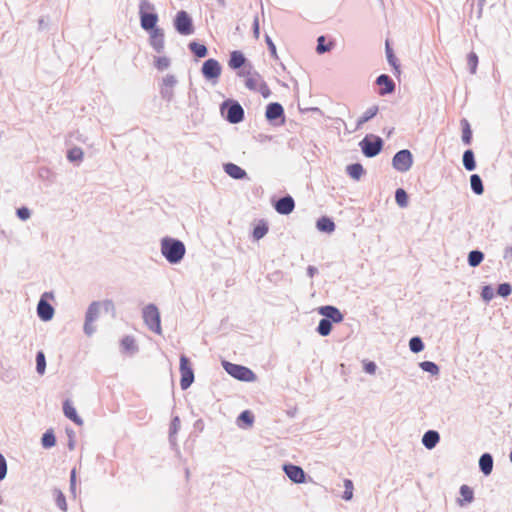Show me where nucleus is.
Listing matches in <instances>:
<instances>
[{"label":"nucleus","mask_w":512,"mask_h":512,"mask_svg":"<svg viewBox=\"0 0 512 512\" xmlns=\"http://www.w3.org/2000/svg\"><path fill=\"white\" fill-rule=\"evenodd\" d=\"M239 76L244 78L245 86L249 90L259 92L264 97L270 95V90L262 76L254 70L251 64H247V66L242 68L239 72Z\"/></svg>","instance_id":"f257e3e1"},{"label":"nucleus","mask_w":512,"mask_h":512,"mask_svg":"<svg viewBox=\"0 0 512 512\" xmlns=\"http://www.w3.org/2000/svg\"><path fill=\"white\" fill-rule=\"evenodd\" d=\"M185 252V245L180 240L170 237H165L161 240V253L169 263L175 264L180 262Z\"/></svg>","instance_id":"f03ea898"},{"label":"nucleus","mask_w":512,"mask_h":512,"mask_svg":"<svg viewBox=\"0 0 512 512\" xmlns=\"http://www.w3.org/2000/svg\"><path fill=\"white\" fill-rule=\"evenodd\" d=\"M100 307H103L105 309L106 312H113L114 313V304L112 301L110 300H106L102 303H99V302H94L92 303L89 308H88V311H87V314H86V322H85V325H84V329H85V332L90 335L94 332V327L92 326L93 322L95 321V319L97 318L98 316V312H99V308Z\"/></svg>","instance_id":"7ed1b4c3"},{"label":"nucleus","mask_w":512,"mask_h":512,"mask_svg":"<svg viewBox=\"0 0 512 512\" xmlns=\"http://www.w3.org/2000/svg\"><path fill=\"white\" fill-rule=\"evenodd\" d=\"M154 9V6L147 0H142L139 6V14L141 27L144 30L152 31L156 29V24L158 22V16L155 13L149 12Z\"/></svg>","instance_id":"20e7f679"},{"label":"nucleus","mask_w":512,"mask_h":512,"mask_svg":"<svg viewBox=\"0 0 512 512\" xmlns=\"http://www.w3.org/2000/svg\"><path fill=\"white\" fill-rule=\"evenodd\" d=\"M143 319L151 331L161 334L160 314L156 306H146L143 310Z\"/></svg>","instance_id":"39448f33"},{"label":"nucleus","mask_w":512,"mask_h":512,"mask_svg":"<svg viewBox=\"0 0 512 512\" xmlns=\"http://www.w3.org/2000/svg\"><path fill=\"white\" fill-rule=\"evenodd\" d=\"M224 368L229 375L238 380L247 382L255 380V374L245 366L225 362Z\"/></svg>","instance_id":"423d86ee"},{"label":"nucleus","mask_w":512,"mask_h":512,"mask_svg":"<svg viewBox=\"0 0 512 512\" xmlns=\"http://www.w3.org/2000/svg\"><path fill=\"white\" fill-rule=\"evenodd\" d=\"M179 370L181 374L180 386L183 390H186L194 381V372L190 360L185 355L180 357Z\"/></svg>","instance_id":"0eeeda50"},{"label":"nucleus","mask_w":512,"mask_h":512,"mask_svg":"<svg viewBox=\"0 0 512 512\" xmlns=\"http://www.w3.org/2000/svg\"><path fill=\"white\" fill-rule=\"evenodd\" d=\"M392 163L396 170L400 172L408 171L413 163L411 152L406 149L397 152L393 157Z\"/></svg>","instance_id":"6e6552de"},{"label":"nucleus","mask_w":512,"mask_h":512,"mask_svg":"<svg viewBox=\"0 0 512 512\" xmlns=\"http://www.w3.org/2000/svg\"><path fill=\"white\" fill-rule=\"evenodd\" d=\"M174 25L176 30L182 35H190L194 31L192 20L186 11H179L177 13Z\"/></svg>","instance_id":"1a4fd4ad"},{"label":"nucleus","mask_w":512,"mask_h":512,"mask_svg":"<svg viewBox=\"0 0 512 512\" xmlns=\"http://www.w3.org/2000/svg\"><path fill=\"white\" fill-rule=\"evenodd\" d=\"M360 146L362 148V152L367 157L376 156L382 149V140L379 137H376L374 140L365 137L361 142Z\"/></svg>","instance_id":"9d476101"},{"label":"nucleus","mask_w":512,"mask_h":512,"mask_svg":"<svg viewBox=\"0 0 512 512\" xmlns=\"http://www.w3.org/2000/svg\"><path fill=\"white\" fill-rule=\"evenodd\" d=\"M221 71V65L215 59L211 58L203 63L202 74L208 80L219 78V76L221 75Z\"/></svg>","instance_id":"9b49d317"},{"label":"nucleus","mask_w":512,"mask_h":512,"mask_svg":"<svg viewBox=\"0 0 512 512\" xmlns=\"http://www.w3.org/2000/svg\"><path fill=\"white\" fill-rule=\"evenodd\" d=\"M318 311L325 317L324 319H328L334 323H340L343 320V314L334 306H323L320 307Z\"/></svg>","instance_id":"f8f14e48"},{"label":"nucleus","mask_w":512,"mask_h":512,"mask_svg":"<svg viewBox=\"0 0 512 512\" xmlns=\"http://www.w3.org/2000/svg\"><path fill=\"white\" fill-rule=\"evenodd\" d=\"M284 471L286 475L295 483L305 482V473L299 466L288 464L284 465Z\"/></svg>","instance_id":"ddd939ff"},{"label":"nucleus","mask_w":512,"mask_h":512,"mask_svg":"<svg viewBox=\"0 0 512 512\" xmlns=\"http://www.w3.org/2000/svg\"><path fill=\"white\" fill-rule=\"evenodd\" d=\"M376 84L379 86V94L382 96L390 94L395 90L394 82L385 74H382L377 78Z\"/></svg>","instance_id":"4468645a"},{"label":"nucleus","mask_w":512,"mask_h":512,"mask_svg":"<svg viewBox=\"0 0 512 512\" xmlns=\"http://www.w3.org/2000/svg\"><path fill=\"white\" fill-rule=\"evenodd\" d=\"M150 45L157 51L161 52L164 48V32L160 28L150 31Z\"/></svg>","instance_id":"2eb2a0df"},{"label":"nucleus","mask_w":512,"mask_h":512,"mask_svg":"<svg viewBox=\"0 0 512 512\" xmlns=\"http://www.w3.org/2000/svg\"><path fill=\"white\" fill-rule=\"evenodd\" d=\"M244 110L240 104L234 103L227 110V120L230 123L236 124L243 120Z\"/></svg>","instance_id":"dca6fc26"},{"label":"nucleus","mask_w":512,"mask_h":512,"mask_svg":"<svg viewBox=\"0 0 512 512\" xmlns=\"http://www.w3.org/2000/svg\"><path fill=\"white\" fill-rule=\"evenodd\" d=\"M37 313L43 321H49L54 315V309L44 298H41L37 305Z\"/></svg>","instance_id":"f3484780"},{"label":"nucleus","mask_w":512,"mask_h":512,"mask_svg":"<svg viewBox=\"0 0 512 512\" xmlns=\"http://www.w3.org/2000/svg\"><path fill=\"white\" fill-rule=\"evenodd\" d=\"M63 412H64V415L70 419L71 421H73L76 425L78 426H82L83 425V420L82 418L77 414V411H76V408L74 407V405L72 404L71 401L69 400H66L64 403H63Z\"/></svg>","instance_id":"a211bd4d"},{"label":"nucleus","mask_w":512,"mask_h":512,"mask_svg":"<svg viewBox=\"0 0 512 512\" xmlns=\"http://www.w3.org/2000/svg\"><path fill=\"white\" fill-rule=\"evenodd\" d=\"M295 203L292 197L286 196L277 201L275 209L280 214H289L293 211Z\"/></svg>","instance_id":"6ab92c4d"},{"label":"nucleus","mask_w":512,"mask_h":512,"mask_svg":"<svg viewBox=\"0 0 512 512\" xmlns=\"http://www.w3.org/2000/svg\"><path fill=\"white\" fill-rule=\"evenodd\" d=\"M228 65L231 69H239L241 67H245L246 65V58L240 51H233L230 54V59L228 62Z\"/></svg>","instance_id":"aec40b11"},{"label":"nucleus","mask_w":512,"mask_h":512,"mask_svg":"<svg viewBox=\"0 0 512 512\" xmlns=\"http://www.w3.org/2000/svg\"><path fill=\"white\" fill-rule=\"evenodd\" d=\"M224 170L234 179H243L246 176L245 170L233 163L225 164Z\"/></svg>","instance_id":"412c9836"},{"label":"nucleus","mask_w":512,"mask_h":512,"mask_svg":"<svg viewBox=\"0 0 512 512\" xmlns=\"http://www.w3.org/2000/svg\"><path fill=\"white\" fill-rule=\"evenodd\" d=\"M284 113L283 107L279 103H271L267 106L266 117L269 120L280 118Z\"/></svg>","instance_id":"4be33fe9"},{"label":"nucleus","mask_w":512,"mask_h":512,"mask_svg":"<svg viewBox=\"0 0 512 512\" xmlns=\"http://www.w3.org/2000/svg\"><path fill=\"white\" fill-rule=\"evenodd\" d=\"M424 446L428 449H432L439 442V434L436 431H427L422 439Z\"/></svg>","instance_id":"5701e85b"},{"label":"nucleus","mask_w":512,"mask_h":512,"mask_svg":"<svg viewBox=\"0 0 512 512\" xmlns=\"http://www.w3.org/2000/svg\"><path fill=\"white\" fill-rule=\"evenodd\" d=\"M479 466L481 468V471L485 474V475H489L492 471V468H493V459H492V456L490 454H483L481 457H480V460H479Z\"/></svg>","instance_id":"b1692460"},{"label":"nucleus","mask_w":512,"mask_h":512,"mask_svg":"<svg viewBox=\"0 0 512 512\" xmlns=\"http://www.w3.org/2000/svg\"><path fill=\"white\" fill-rule=\"evenodd\" d=\"M316 225H317L318 230H320L322 232L331 233L335 229L334 222L330 218L325 217V216L318 219Z\"/></svg>","instance_id":"393cba45"},{"label":"nucleus","mask_w":512,"mask_h":512,"mask_svg":"<svg viewBox=\"0 0 512 512\" xmlns=\"http://www.w3.org/2000/svg\"><path fill=\"white\" fill-rule=\"evenodd\" d=\"M385 46H386L385 48H386L387 60H388L389 64L393 67L395 74H399L400 73V65L398 63V59L394 55V53L389 45L388 40L386 41Z\"/></svg>","instance_id":"a878e982"},{"label":"nucleus","mask_w":512,"mask_h":512,"mask_svg":"<svg viewBox=\"0 0 512 512\" xmlns=\"http://www.w3.org/2000/svg\"><path fill=\"white\" fill-rule=\"evenodd\" d=\"M379 111V108L377 105H373L371 106L370 108H368L364 113L363 115L358 119L357 121V127H360L362 126L364 123H366L367 121H369L370 119H372L373 117H375L377 115Z\"/></svg>","instance_id":"bb28decb"},{"label":"nucleus","mask_w":512,"mask_h":512,"mask_svg":"<svg viewBox=\"0 0 512 512\" xmlns=\"http://www.w3.org/2000/svg\"><path fill=\"white\" fill-rule=\"evenodd\" d=\"M347 173L355 180H359L364 173V169L361 164L355 163L347 167Z\"/></svg>","instance_id":"cd10ccee"},{"label":"nucleus","mask_w":512,"mask_h":512,"mask_svg":"<svg viewBox=\"0 0 512 512\" xmlns=\"http://www.w3.org/2000/svg\"><path fill=\"white\" fill-rule=\"evenodd\" d=\"M460 495L462 497V499H460L461 505H463L464 503H470L473 501V498H474L473 490L467 485L461 486Z\"/></svg>","instance_id":"c85d7f7f"},{"label":"nucleus","mask_w":512,"mask_h":512,"mask_svg":"<svg viewBox=\"0 0 512 512\" xmlns=\"http://www.w3.org/2000/svg\"><path fill=\"white\" fill-rule=\"evenodd\" d=\"M463 165L468 171L475 169L476 164L474 160V154L472 150H466L463 154Z\"/></svg>","instance_id":"c756f323"},{"label":"nucleus","mask_w":512,"mask_h":512,"mask_svg":"<svg viewBox=\"0 0 512 512\" xmlns=\"http://www.w3.org/2000/svg\"><path fill=\"white\" fill-rule=\"evenodd\" d=\"M268 232V226L265 221H260L253 230V237L255 240L263 238Z\"/></svg>","instance_id":"7c9ffc66"},{"label":"nucleus","mask_w":512,"mask_h":512,"mask_svg":"<svg viewBox=\"0 0 512 512\" xmlns=\"http://www.w3.org/2000/svg\"><path fill=\"white\" fill-rule=\"evenodd\" d=\"M462 126V140L465 144L469 145L472 140V131L470 125L466 119L461 121Z\"/></svg>","instance_id":"2f4dec72"},{"label":"nucleus","mask_w":512,"mask_h":512,"mask_svg":"<svg viewBox=\"0 0 512 512\" xmlns=\"http://www.w3.org/2000/svg\"><path fill=\"white\" fill-rule=\"evenodd\" d=\"M470 184H471L472 190L476 194L481 195L483 193L484 188H483L482 180L479 177V175H477V174L471 175V177H470Z\"/></svg>","instance_id":"473e14b6"},{"label":"nucleus","mask_w":512,"mask_h":512,"mask_svg":"<svg viewBox=\"0 0 512 512\" xmlns=\"http://www.w3.org/2000/svg\"><path fill=\"white\" fill-rule=\"evenodd\" d=\"M189 49L198 57L203 58L207 55V48L203 44H199L197 42H191L189 44Z\"/></svg>","instance_id":"72a5a7b5"},{"label":"nucleus","mask_w":512,"mask_h":512,"mask_svg":"<svg viewBox=\"0 0 512 512\" xmlns=\"http://www.w3.org/2000/svg\"><path fill=\"white\" fill-rule=\"evenodd\" d=\"M241 423L244 424V427H251L254 423L253 414L248 410L243 411L238 417V424L240 426H241Z\"/></svg>","instance_id":"f704fd0d"},{"label":"nucleus","mask_w":512,"mask_h":512,"mask_svg":"<svg viewBox=\"0 0 512 512\" xmlns=\"http://www.w3.org/2000/svg\"><path fill=\"white\" fill-rule=\"evenodd\" d=\"M332 330V324H331V321L328 320V319H321L320 322H319V325L317 327V332L321 335V336H327L330 334Z\"/></svg>","instance_id":"c9c22d12"},{"label":"nucleus","mask_w":512,"mask_h":512,"mask_svg":"<svg viewBox=\"0 0 512 512\" xmlns=\"http://www.w3.org/2000/svg\"><path fill=\"white\" fill-rule=\"evenodd\" d=\"M484 255L480 251H471L468 256V263L472 267L478 266L483 261Z\"/></svg>","instance_id":"e433bc0d"},{"label":"nucleus","mask_w":512,"mask_h":512,"mask_svg":"<svg viewBox=\"0 0 512 512\" xmlns=\"http://www.w3.org/2000/svg\"><path fill=\"white\" fill-rule=\"evenodd\" d=\"M325 41L326 39L324 36H320L317 39L318 44L316 50L319 54H323L325 52L330 51L334 45L332 41H330L328 44H325Z\"/></svg>","instance_id":"4c0bfd02"},{"label":"nucleus","mask_w":512,"mask_h":512,"mask_svg":"<svg viewBox=\"0 0 512 512\" xmlns=\"http://www.w3.org/2000/svg\"><path fill=\"white\" fill-rule=\"evenodd\" d=\"M395 200L400 207H406L408 205V195L402 188L396 190Z\"/></svg>","instance_id":"58836bf2"},{"label":"nucleus","mask_w":512,"mask_h":512,"mask_svg":"<svg viewBox=\"0 0 512 512\" xmlns=\"http://www.w3.org/2000/svg\"><path fill=\"white\" fill-rule=\"evenodd\" d=\"M46 368V360L43 352H38L36 356V369L39 374H44Z\"/></svg>","instance_id":"ea45409f"},{"label":"nucleus","mask_w":512,"mask_h":512,"mask_svg":"<svg viewBox=\"0 0 512 512\" xmlns=\"http://www.w3.org/2000/svg\"><path fill=\"white\" fill-rule=\"evenodd\" d=\"M56 444V438L52 431H47L42 437V445L45 448L53 447Z\"/></svg>","instance_id":"a19ab883"},{"label":"nucleus","mask_w":512,"mask_h":512,"mask_svg":"<svg viewBox=\"0 0 512 512\" xmlns=\"http://www.w3.org/2000/svg\"><path fill=\"white\" fill-rule=\"evenodd\" d=\"M344 488H345V490L343 493V499L346 501H349L353 497V490H354L353 482L350 479H345L344 480Z\"/></svg>","instance_id":"79ce46f5"},{"label":"nucleus","mask_w":512,"mask_h":512,"mask_svg":"<svg viewBox=\"0 0 512 512\" xmlns=\"http://www.w3.org/2000/svg\"><path fill=\"white\" fill-rule=\"evenodd\" d=\"M54 495H55V501H56L57 506L61 510L66 511L67 503H66V498H65L64 494L59 490H55Z\"/></svg>","instance_id":"37998d69"},{"label":"nucleus","mask_w":512,"mask_h":512,"mask_svg":"<svg viewBox=\"0 0 512 512\" xmlns=\"http://www.w3.org/2000/svg\"><path fill=\"white\" fill-rule=\"evenodd\" d=\"M409 346L414 353H418L424 348L423 342L419 337H413L409 342Z\"/></svg>","instance_id":"c03bdc74"},{"label":"nucleus","mask_w":512,"mask_h":512,"mask_svg":"<svg viewBox=\"0 0 512 512\" xmlns=\"http://www.w3.org/2000/svg\"><path fill=\"white\" fill-rule=\"evenodd\" d=\"M420 367L424 371L429 372V373H431L433 375H435V374H437L439 372L438 366L434 362H431V361L421 362L420 363Z\"/></svg>","instance_id":"a18cd8bd"},{"label":"nucleus","mask_w":512,"mask_h":512,"mask_svg":"<svg viewBox=\"0 0 512 512\" xmlns=\"http://www.w3.org/2000/svg\"><path fill=\"white\" fill-rule=\"evenodd\" d=\"M467 63L470 68L471 73H475L478 66V57L474 52H471L467 56Z\"/></svg>","instance_id":"49530a36"},{"label":"nucleus","mask_w":512,"mask_h":512,"mask_svg":"<svg viewBox=\"0 0 512 512\" xmlns=\"http://www.w3.org/2000/svg\"><path fill=\"white\" fill-rule=\"evenodd\" d=\"M67 157L70 161H79L83 158V151L80 148H73L68 151Z\"/></svg>","instance_id":"de8ad7c7"},{"label":"nucleus","mask_w":512,"mask_h":512,"mask_svg":"<svg viewBox=\"0 0 512 512\" xmlns=\"http://www.w3.org/2000/svg\"><path fill=\"white\" fill-rule=\"evenodd\" d=\"M511 286L508 283H503L498 286L497 293L502 297H507L511 294Z\"/></svg>","instance_id":"09e8293b"},{"label":"nucleus","mask_w":512,"mask_h":512,"mask_svg":"<svg viewBox=\"0 0 512 512\" xmlns=\"http://www.w3.org/2000/svg\"><path fill=\"white\" fill-rule=\"evenodd\" d=\"M121 344H122L123 348L127 351L134 350V348H135V341L130 336H126L125 338H123Z\"/></svg>","instance_id":"8fccbe9b"},{"label":"nucleus","mask_w":512,"mask_h":512,"mask_svg":"<svg viewBox=\"0 0 512 512\" xmlns=\"http://www.w3.org/2000/svg\"><path fill=\"white\" fill-rule=\"evenodd\" d=\"M169 59L166 57H159L156 59L155 66L158 70H164L169 66Z\"/></svg>","instance_id":"3c124183"},{"label":"nucleus","mask_w":512,"mask_h":512,"mask_svg":"<svg viewBox=\"0 0 512 512\" xmlns=\"http://www.w3.org/2000/svg\"><path fill=\"white\" fill-rule=\"evenodd\" d=\"M7 474V463L4 456L0 453V481L5 478Z\"/></svg>","instance_id":"603ef678"},{"label":"nucleus","mask_w":512,"mask_h":512,"mask_svg":"<svg viewBox=\"0 0 512 512\" xmlns=\"http://www.w3.org/2000/svg\"><path fill=\"white\" fill-rule=\"evenodd\" d=\"M17 215L21 220H27L30 217V211L28 208L22 207L17 210Z\"/></svg>","instance_id":"864d4df0"},{"label":"nucleus","mask_w":512,"mask_h":512,"mask_svg":"<svg viewBox=\"0 0 512 512\" xmlns=\"http://www.w3.org/2000/svg\"><path fill=\"white\" fill-rule=\"evenodd\" d=\"M364 370L369 374H374L376 372V364L372 361H365Z\"/></svg>","instance_id":"5fc2aeb1"},{"label":"nucleus","mask_w":512,"mask_h":512,"mask_svg":"<svg viewBox=\"0 0 512 512\" xmlns=\"http://www.w3.org/2000/svg\"><path fill=\"white\" fill-rule=\"evenodd\" d=\"M482 297H483L485 300H490V299H492V297H493V290H492L489 286H485V287L482 289Z\"/></svg>","instance_id":"6e6d98bb"},{"label":"nucleus","mask_w":512,"mask_h":512,"mask_svg":"<svg viewBox=\"0 0 512 512\" xmlns=\"http://www.w3.org/2000/svg\"><path fill=\"white\" fill-rule=\"evenodd\" d=\"M266 42H267V45L269 47V50H270L272 56L276 58L277 54H276L275 44L272 42V40L269 37H266Z\"/></svg>","instance_id":"4d7b16f0"},{"label":"nucleus","mask_w":512,"mask_h":512,"mask_svg":"<svg viewBox=\"0 0 512 512\" xmlns=\"http://www.w3.org/2000/svg\"><path fill=\"white\" fill-rule=\"evenodd\" d=\"M253 29L255 38H259V18L256 16L253 21Z\"/></svg>","instance_id":"13d9d810"},{"label":"nucleus","mask_w":512,"mask_h":512,"mask_svg":"<svg viewBox=\"0 0 512 512\" xmlns=\"http://www.w3.org/2000/svg\"><path fill=\"white\" fill-rule=\"evenodd\" d=\"M504 257L505 258H512V247L506 248Z\"/></svg>","instance_id":"bf43d9fd"},{"label":"nucleus","mask_w":512,"mask_h":512,"mask_svg":"<svg viewBox=\"0 0 512 512\" xmlns=\"http://www.w3.org/2000/svg\"><path fill=\"white\" fill-rule=\"evenodd\" d=\"M74 480H75V471H72L71 481L74 482Z\"/></svg>","instance_id":"052dcab7"},{"label":"nucleus","mask_w":512,"mask_h":512,"mask_svg":"<svg viewBox=\"0 0 512 512\" xmlns=\"http://www.w3.org/2000/svg\"><path fill=\"white\" fill-rule=\"evenodd\" d=\"M510 460L512 461V450H511V453H510Z\"/></svg>","instance_id":"680f3d73"}]
</instances>
